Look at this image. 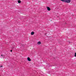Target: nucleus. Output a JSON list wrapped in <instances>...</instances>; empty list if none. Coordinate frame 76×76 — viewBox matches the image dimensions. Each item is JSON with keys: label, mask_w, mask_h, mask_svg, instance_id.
<instances>
[{"label": "nucleus", "mask_w": 76, "mask_h": 76, "mask_svg": "<svg viewBox=\"0 0 76 76\" xmlns=\"http://www.w3.org/2000/svg\"><path fill=\"white\" fill-rule=\"evenodd\" d=\"M1 56H4L2 55H1Z\"/></svg>", "instance_id": "obj_9"}, {"label": "nucleus", "mask_w": 76, "mask_h": 76, "mask_svg": "<svg viewBox=\"0 0 76 76\" xmlns=\"http://www.w3.org/2000/svg\"><path fill=\"white\" fill-rule=\"evenodd\" d=\"M74 56L76 57V53H75V54Z\"/></svg>", "instance_id": "obj_7"}, {"label": "nucleus", "mask_w": 76, "mask_h": 76, "mask_svg": "<svg viewBox=\"0 0 76 76\" xmlns=\"http://www.w3.org/2000/svg\"><path fill=\"white\" fill-rule=\"evenodd\" d=\"M11 52H12V50H11Z\"/></svg>", "instance_id": "obj_10"}, {"label": "nucleus", "mask_w": 76, "mask_h": 76, "mask_svg": "<svg viewBox=\"0 0 76 76\" xmlns=\"http://www.w3.org/2000/svg\"><path fill=\"white\" fill-rule=\"evenodd\" d=\"M47 9L48 11H50V10L51 9H50V8H49V7H47Z\"/></svg>", "instance_id": "obj_2"}, {"label": "nucleus", "mask_w": 76, "mask_h": 76, "mask_svg": "<svg viewBox=\"0 0 76 76\" xmlns=\"http://www.w3.org/2000/svg\"><path fill=\"white\" fill-rule=\"evenodd\" d=\"M2 66H3L2 65H1L0 66V67H2Z\"/></svg>", "instance_id": "obj_8"}, {"label": "nucleus", "mask_w": 76, "mask_h": 76, "mask_svg": "<svg viewBox=\"0 0 76 76\" xmlns=\"http://www.w3.org/2000/svg\"><path fill=\"white\" fill-rule=\"evenodd\" d=\"M37 44L38 45H40L41 44V43L40 42H37Z\"/></svg>", "instance_id": "obj_3"}, {"label": "nucleus", "mask_w": 76, "mask_h": 76, "mask_svg": "<svg viewBox=\"0 0 76 76\" xmlns=\"http://www.w3.org/2000/svg\"><path fill=\"white\" fill-rule=\"evenodd\" d=\"M21 2V1L20 0H18V3H20Z\"/></svg>", "instance_id": "obj_6"}, {"label": "nucleus", "mask_w": 76, "mask_h": 76, "mask_svg": "<svg viewBox=\"0 0 76 76\" xmlns=\"http://www.w3.org/2000/svg\"><path fill=\"white\" fill-rule=\"evenodd\" d=\"M34 34V32H32L31 33V35H33Z\"/></svg>", "instance_id": "obj_5"}, {"label": "nucleus", "mask_w": 76, "mask_h": 76, "mask_svg": "<svg viewBox=\"0 0 76 76\" xmlns=\"http://www.w3.org/2000/svg\"><path fill=\"white\" fill-rule=\"evenodd\" d=\"M61 1H63L64 2H65V3H70V0H61Z\"/></svg>", "instance_id": "obj_1"}, {"label": "nucleus", "mask_w": 76, "mask_h": 76, "mask_svg": "<svg viewBox=\"0 0 76 76\" xmlns=\"http://www.w3.org/2000/svg\"><path fill=\"white\" fill-rule=\"evenodd\" d=\"M27 60L29 61H31V59H30V58H29V57L27 58Z\"/></svg>", "instance_id": "obj_4"}]
</instances>
